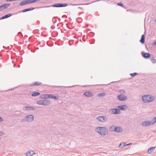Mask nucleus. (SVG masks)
I'll return each mask as SVG.
<instances>
[{"instance_id": "nucleus-37", "label": "nucleus", "mask_w": 156, "mask_h": 156, "mask_svg": "<svg viewBox=\"0 0 156 156\" xmlns=\"http://www.w3.org/2000/svg\"><path fill=\"white\" fill-rule=\"evenodd\" d=\"M119 92L123 94L125 92V91L123 90H119Z\"/></svg>"}, {"instance_id": "nucleus-29", "label": "nucleus", "mask_w": 156, "mask_h": 156, "mask_svg": "<svg viewBox=\"0 0 156 156\" xmlns=\"http://www.w3.org/2000/svg\"><path fill=\"white\" fill-rule=\"evenodd\" d=\"M26 4L25 0L23 1V2H20V5H24Z\"/></svg>"}, {"instance_id": "nucleus-50", "label": "nucleus", "mask_w": 156, "mask_h": 156, "mask_svg": "<svg viewBox=\"0 0 156 156\" xmlns=\"http://www.w3.org/2000/svg\"><path fill=\"white\" fill-rule=\"evenodd\" d=\"M155 21H156V20H155Z\"/></svg>"}, {"instance_id": "nucleus-41", "label": "nucleus", "mask_w": 156, "mask_h": 156, "mask_svg": "<svg viewBox=\"0 0 156 156\" xmlns=\"http://www.w3.org/2000/svg\"><path fill=\"white\" fill-rule=\"evenodd\" d=\"M152 45H156V41H154V42H153Z\"/></svg>"}, {"instance_id": "nucleus-25", "label": "nucleus", "mask_w": 156, "mask_h": 156, "mask_svg": "<svg viewBox=\"0 0 156 156\" xmlns=\"http://www.w3.org/2000/svg\"><path fill=\"white\" fill-rule=\"evenodd\" d=\"M53 7H60V3H57L54 4L52 5Z\"/></svg>"}, {"instance_id": "nucleus-33", "label": "nucleus", "mask_w": 156, "mask_h": 156, "mask_svg": "<svg viewBox=\"0 0 156 156\" xmlns=\"http://www.w3.org/2000/svg\"><path fill=\"white\" fill-rule=\"evenodd\" d=\"M151 61L153 63H156V59L154 58H151Z\"/></svg>"}, {"instance_id": "nucleus-26", "label": "nucleus", "mask_w": 156, "mask_h": 156, "mask_svg": "<svg viewBox=\"0 0 156 156\" xmlns=\"http://www.w3.org/2000/svg\"><path fill=\"white\" fill-rule=\"evenodd\" d=\"M106 95V94L104 93H99L98 94V97H102L105 96Z\"/></svg>"}, {"instance_id": "nucleus-18", "label": "nucleus", "mask_w": 156, "mask_h": 156, "mask_svg": "<svg viewBox=\"0 0 156 156\" xmlns=\"http://www.w3.org/2000/svg\"><path fill=\"white\" fill-rule=\"evenodd\" d=\"M145 41V36L144 34L141 36V39L140 40V42L142 44H144Z\"/></svg>"}, {"instance_id": "nucleus-3", "label": "nucleus", "mask_w": 156, "mask_h": 156, "mask_svg": "<svg viewBox=\"0 0 156 156\" xmlns=\"http://www.w3.org/2000/svg\"><path fill=\"white\" fill-rule=\"evenodd\" d=\"M96 119L99 122L102 123H104L107 121V119L105 116H100L97 117Z\"/></svg>"}, {"instance_id": "nucleus-23", "label": "nucleus", "mask_w": 156, "mask_h": 156, "mask_svg": "<svg viewBox=\"0 0 156 156\" xmlns=\"http://www.w3.org/2000/svg\"><path fill=\"white\" fill-rule=\"evenodd\" d=\"M40 94V93L38 92H35L31 94V96L33 97L37 96Z\"/></svg>"}, {"instance_id": "nucleus-36", "label": "nucleus", "mask_w": 156, "mask_h": 156, "mask_svg": "<svg viewBox=\"0 0 156 156\" xmlns=\"http://www.w3.org/2000/svg\"><path fill=\"white\" fill-rule=\"evenodd\" d=\"M117 4L118 5H119V6H122V7H123V4L122 2H120L119 3H117Z\"/></svg>"}, {"instance_id": "nucleus-45", "label": "nucleus", "mask_w": 156, "mask_h": 156, "mask_svg": "<svg viewBox=\"0 0 156 156\" xmlns=\"http://www.w3.org/2000/svg\"><path fill=\"white\" fill-rule=\"evenodd\" d=\"M18 34H21V35H22V33H21V32H19L18 33Z\"/></svg>"}, {"instance_id": "nucleus-38", "label": "nucleus", "mask_w": 156, "mask_h": 156, "mask_svg": "<svg viewBox=\"0 0 156 156\" xmlns=\"http://www.w3.org/2000/svg\"><path fill=\"white\" fill-rule=\"evenodd\" d=\"M4 134V133L0 131V136H2Z\"/></svg>"}, {"instance_id": "nucleus-46", "label": "nucleus", "mask_w": 156, "mask_h": 156, "mask_svg": "<svg viewBox=\"0 0 156 156\" xmlns=\"http://www.w3.org/2000/svg\"><path fill=\"white\" fill-rule=\"evenodd\" d=\"M92 33L93 34V35L92 36H93L94 35V33H93V32H92Z\"/></svg>"}, {"instance_id": "nucleus-17", "label": "nucleus", "mask_w": 156, "mask_h": 156, "mask_svg": "<svg viewBox=\"0 0 156 156\" xmlns=\"http://www.w3.org/2000/svg\"><path fill=\"white\" fill-rule=\"evenodd\" d=\"M126 146V143L122 142L120 143L119 146V147L121 148L124 147H125Z\"/></svg>"}, {"instance_id": "nucleus-39", "label": "nucleus", "mask_w": 156, "mask_h": 156, "mask_svg": "<svg viewBox=\"0 0 156 156\" xmlns=\"http://www.w3.org/2000/svg\"><path fill=\"white\" fill-rule=\"evenodd\" d=\"M3 119L0 116V122L3 121Z\"/></svg>"}, {"instance_id": "nucleus-5", "label": "nucleus", "mask_w": 156, "mask_h": 156, "mask_svg": "<svg viewBox=\"0 0 156 156\" xmlns=\"http://www.w3.org/2000/svg\"><path fill=\"white\" fill-rule=\"evenodd\" d=\"M109 112L112 114H119L121 112L118 108H112L109 110Z\"/></svg>"}, {"instance_id": "nucleus-24", "label": "nucleus", "mask_w": 156, "mask_h": 156, "mask_svg": "<svg viewBox=\"0 0 156 156\" xmlns=\"http://www.w3.org/2000/svg\"><path fill=\"white\" fill-rule=\"evenodd\" d=\"M37 103L40 105H43V100H40L37 102Z\"/></svg>"}, {"instance_id": "nucleus-30", "label": "nucleus", "mask_w": 156, "mask_h": 156, "mask_svg": "<svg viewBox=\"0 0 156 156\" xmlns=\"http://www.w3.org/2000/svg\"><path fill=\"white\" fill-rule=\"evenodd\" d=\"M151 124L152 125L154 124V123H155L156 122L155 121L154 119V118H153L151 120Z\"/></svg>"}, {"instance_id": "nucleus-8", "label": "nucleus", "mask_w": 156, "mask_h": 156, "mask_svg": "<svg viewBox=\"0 0 156 156\" xmlns=\"http://www.w3.org/2000/svg\"><path fill=\"white\" fill-rule=\"evenodd\" d=\"M151 125V122L150 121H145L142 122V125L143 126H148Z\"/></svg>"}, {"instance_id": "nucleus-7", "label": "nucleus", "mask_w": 156, "mask_h": 156, "mask_svg": "<svg viewBox=\"0 0 156 156\" xmlns=\"http://www.w3.org/2000/svg\"><path fill=\"white\" fill-rule=\"evenodd\" d=\"M141 53L143 57L145 58H149L151 56V54L149 53H145L144 51H142Z\"/></svg>"}, {"instance_id": "nucleus-13", "label": "nucleus", "mask_w": 156, "mask_h": 156, "mask_svg": "<svg viewBox=\"0 0 156 156\" xmlns=\"http://www.w3.org/2000/svg\"><path fill=\"white\" fill-rule=\"evenodd\" d=\"M51 104V101L47 100L44 99L43 100V105L44 106H46L49 105Z\"/></svg>"}, {"instance_id": "nucleus-10", "label": "nucleus", "mask_w": 156, "mask_h": 156, "mask_svg": "<svg viewBox=\"0 0 156 156\" xmlns=\"http://www.w3.org/2000/svg\"><path fill=\"white\" fill-rule=\"evenodd\" d=\"M23 109L24 110L34 111L35 110V108L32 107L26 106L23 107Z\"/></svg>"}, {"instance_id": "nucleus-9", "label": "nucleus", "mask_w": 156, "mask_h": 156, "mask_svg": "<svg viewBox=\"0 0 156 156\" xmlns=\"http://www.w3.org/2000/svg\"><path fill=\"white\" fill-rule=\"evenodd\" d=\"M115 132L116 133H121L122 132V129L120 126H115Z\"/></svg>"}, {"instance_id": "nucleus-14", "label": "nucleus", "mask_w": 156, "mask_h": 156, "mask_svg": "<svg viewBox=\"0 0 156 156\" xmlns=\"http://www.w3.org/2000/svg\"><path fill=\"white\" fill-rule=\"evenodd\" d=\"M35 9V8L31 7L29 8L25 9L23 10L22 11L19 12H24L27 11L32 10L34 9Z\"/></svg>"}, {"instance_id": "nucleus-31", "label": "nucleus", "mask_w": 156, "mask_h": 156, "mask_svg": "<svg viewBox=\"0 0 156 156\" xmlns=\"http://www.w3.org/2000/svg\"><path fill=\"white\" fill-rule=\"evenodd\" d=\"M137 74V73H130V75L133 77H134Z\"/></svg>"}, {"instance_id": "nucleus-16", "label": "nucleus", "mask_w": 156, "mask_h": 156, "mask_svg": "<svg viewBox=\"0 0 156 156\" xmlns=\"http://www.w3.org/2000/svg\"><path fill=\"white\" fill-rule=\"evenodd\" d=\"M12 14L11 13L8 14L2 17L1 18H0V20L8 18V17H10L11 16H12Z\"/></svg>"}, {"instance_id": "nucleus-19", "label": "nucleus", "mask_w": 156, "mask_h": 156, "mask_svg": "<svg viewBox=\"0 0 156 156\" xmlns=\"http://www.w3.org/2000/svg\"><path fill=\"white\" fill-rule=\"evenodd\" d=\"M155 147H152L150 148H149L148 150V152L149 154H151L152 152H153L154 149Z\"/></svg>"}, {"instance_id": "nucleus-22", "label": "nucleus", "mask_w": 156, "mask_h": 156, "mask_svg": "<svg viewBox=\"0 0 156 156\" xmlns=\"http://www.w3.org/2000/svg\"><path fill=\"white\" fill-rule=\"evenodd\" d=\"M52 96L51 94H45L46 99L52 98Z\"/></svg>"}, {"instance_id": "nucleus-20", "label": "nucleus", "mask_w": 156, "mask_h": 156, "mask_svg": "<svg viewBox=\"0 0 156 156\" xmlns=\"http://www.w3.org/2000/svg\"><path fill=\"white\" fill-rule=\"evenodd\" d=\"M34 152L33 151H30L28 152L26 154L27 156H31L34 154Z\"/></svg>"}, {"instance_id": "nucleus-35", "label": "nucleus", "mask_w": 156, "mask_h": 156, "mask_svg": "<svg viewBox=\"0 0 156 156\" xmlns=\"http://www.w3.org/2000/svg\"><path fill=\"white\" fill-rule=\"evenodd\" d=\"M26 4H29L31 3V0H25Z\"/></svg>"}, {"instance_id": "nucleus-43", "label": "nucleus", "mask_w": 156, "mask_h": 156, "mask_svg": "<svg viewBox=\"0 0 156 156\" xmlns=\"http://www.w3.org/2000/svg\"><path fill=\"white\" fill-rule=\"evenodd\" d=\"M132 144V143H129V144H126V146H128L129 145H131Z\"/></svg>"}, {"instance_id": "nucleus-47", "label": "nucleus", "mask_w": 156, "mask_h": 156, "mask_svg": "<svg viewBox=\"0 0 156 156\" xmlns=\"http://www.w3.org/2000/svg\"><path fill=\"white\" fill-rule=\"evenodd\" d=\"M104 85V84L100 85H101V86H103V85Z\"/></svg>"}, {"instance_id": "nucleus-48", "label": "nucleus", "mask_w": 156, "mask_h": 156, "mask_svg": "<svg viewBox=\"0 0 156 156\" xmlns=\"http://www.w3.org/2000/svg\"><path fill=\"white\" fill-rule=\"evenodd\" d=\"M145 32H145H145H144V34H145Z\"/></svg>"}, {"instance_id": "nucleus-6", "label": "nucleus", "mask_w": 156, "mask_h": 156, "mask_svg": "<svg viewBox=\"0 0 156 156\" xmlns=\"http://www.w3.org/2000/svg\"><path fill=\"white\" fill-rule=\"evenodd\" d=\"M117 98L120 101H125L127 99V97L123 95H119L117 96Z\"/></svg>"}, {"instance_id": "nucleus-34", "label": "nucleus", "mask_w": 156, "mask_h": 156, "mask_svg": "<svg viewBox=\"0 0 156 156\" xmlns=\"http://www.w3.org/2000/svg\"><path fill=\"white\" fill-rule=\"evenodd\" d=\"M41 98L44 99V98H46V96L45 94H42L40 96Z\"/></svg>"}, {"instance_id": "nucleus-40", "label": "nucleus", "mask_w": 156, "mask_h": 156, "mask_svg": "<svg viewBox=\"0 0 156 156\" xmlns=\"http://www.w3.org/2000/svg\"><path fill=\"white\" fill-rule=\"evenodd\" d=\"M36 2V0H31V3H34Z\"/></svg>"}, {"instance_id": "nucleus-12", "label": "nucleus", "mask_w": 156, "mask_h": 156, "mask_svg": "<svg viewBox=\"0 0 156 156\" xmlns=\"http://www.w3.org/2000/svg\"><path fill=\"white\" fill-rule=\"evenodd\" d=\"M10 5V4L7 3L2 5H0L2 11L5 9L7 8Z\"/></svg>"}, {"instance_id": "nucleus-32", "label": "nucleus", "mask_w": 156, "mask_h": 156, "mask_svg": "<svg viewBox=\"0 0 156 156\" xmlns=\"http://www.w3.org/2000/svg\"><path fill=\"white\" fill-rule=\"evenodd\" d=\"M52 98L54 99L55 100H57L59 99V98L58 96H54L53 95Z\"/></svg>"}, {"instance_id": "nucleus-27", "label": "nucleus", "mask_w": 156, "mask_h": 156, "mask_svg": "<svg viewBox=\"0 0 156 156\" xmlns=\"http://www.w3.org/2000/svg\"><path fill=\"white\" fill-rule=\"evenodd\" d=\"M60 7H65L67 6L68 4L66 3H60Z\"/></svg>"}, {"instance_id": "nucleus-28", "label": "nucleus", "mask_w": 156, "mask_h": 156, "mask_svg": "<svg viewBox=\"0 0 156 156\" xmlns=\"http://www.w3.org/2000/svg\"><path fill=\"white\" fill-rule=\"evenodd\" d=\"M41 84V82H36L33 83V84L35 86H38Z\"/></svg>"}, {"instance_id": "nucleus-2", "label": "nucleus", "mask_w": 156, "mask_h": 156, "mask_svg": "<svg viewBox=\"0 0 156 156\" xmlns=\"http://www.w3.org/2000/svg\"><path fill=\"white\" fill-rule=\"evenodd\" d=\"M142 99L144 103H149L154 99V97L152 95H146L143 96L142 97Z\"/></svg>"}, {"instance_id": "nucleus-1", "label": "nucleus", "mask_w": 156, "mask_h": 156, "mask_svg": "<svg viewBox=\"0 0 156 156\" xmlns=\"http://www.w3.org/2000/svg\"><path fill=\"white\" fill-rule=\"evenodd\" d=\"M96 131L101 135L105 136L108 133V131L106 127H98L96 129Z\"/></svg>"}, {"instance_id": "nucleus-15", "label": "nucleus", "mask_w": 156, "mask_h": 156, "mask_svg": "<svg viewBox=\"0 0 156 156\" xmlns=\"http://www.w3.org/2000/svg\"><path fill=\"white\" fill-rule=\"evenodd\" d=\"M119 108V110H124L126 109L127 108V107L126 105H123L121 106H118Z\"/></svg>"}, {"instance_id": "nucleus-42", "label": "nucleus", "mask_w": 156, "mask_h": 156, "mask_svg": "<svg viewBox=\"0 0 156 156\" xmlns=\"http://www.w3.org/2000/svg\"><path fill=\"white\" fill-rule=\"evenodd\" d=\"M15 1V0H6V1L7 2H11L12 1Z\"/></svg>"}, {"instance_id": "nucleus-21", "label": "nucleus", "mask_w": 156, "mask_h": 156, "mask_svg": "<svg viewBox=\"0 0 156 156\" xmlns=\"http://www.w3.org/2000/svg\"><path fill=\"white\" fill-rule=\"evenodd\" d=\"M115 126H113V125H112V126H111L109 128V130L110 131H111V132H113V131H114L115 132Z\"/></svg>"}, {"instance_id": "nucleus-44", "label": "nucleus", "mask_w": 156, "mask_h": 156, "mask_svg": "<svg viewBox=\"0 0 156 156\" xmlns=\"http://www.w3.org/2000/svg\"><path fill=\"white\" fill-rule=\"evenodd\" d=\"M154 119L155 120V121L156 122V117H154Z\"/></svg>"}, {"instance_id": "nucleus-49", "label": "nucleus", "mask_w": 156, "mask_h": 156, "mask_svg": "<svg viewBox=\"0 0 156 156\" xmlns=\"http://www.w3.org/2000/svg\"><path fill=\"white\" fill-rule=\"evenodd\" d=\"M2 56V55H0V56Z\"/></svg>"}, {"instance_id": "nucleus-11", "label": "nucleus", "mask_w": 156, "mask_h": 156, "mask_svg": "<svg viewBox=\"0 0 156 156\" xmlns=\"http://www.w3.org/2000/svg\"><path fill=\"white\" fill-rule=\"evenodd\" d=\"M83 95L87 97H90L93 95L92 92L91 91H86L83 94Z\"/></svg>"}, {"instance_id": "nucleus-4", "label": "nucleus", "mask_w": 156, "mask_h": 156, "mask_svg": "<svg viewBox=\"0 0 156 156\" xmlns=\"http://www.w3.org/2000/svg\"><path fill=\"white\" fill-rule=\"evenodd\" d=\"M34 116L32 115H29L26 116L25 119L23 120V122L25 121L29 122H30L34 120Z\"/></svg>"}]
</instances>
